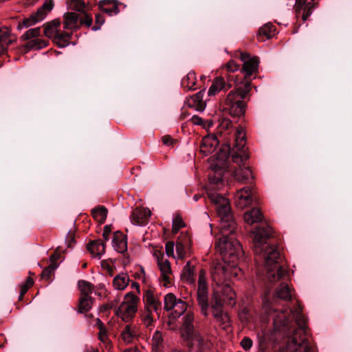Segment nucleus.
Wrapping results in <instances>:
<instances>
[{"mask_svg":"<svg viewBox=\"0 0 352 352\" xmlns=\"http://www.w3.org/2000/svg\"><path fill=\"white\" fill-rule=\"evenodd\" d=\"M208 196L220 219L219 236L216 248L225 262H235L242 253L241 245L236 238V223L228 198L215 192L208 191Z\"/></svg>","mask_w":352,"mask_h":352,"instance_id":"obj_1","label":"nucleus"},{"mask_svg":"<svg viewBox=\"0 0 352 352\" xmlns=\"http://www.w3.org/2000/svg\"><path fill=\"white\" fill-rule=\"evenodd\" d=\"M290 317L295 320L298 329L289 338L285 346V352H312L311 347L307 338L308 332L306 320L301 313L300 307H296L290 310L289 315L286 314V310L278 312L274 317V321L276 324L287 327L289 323Z\"/></svg>","mask_w":352,"mask_h":352,"instance_id":"obj_2","label":"nucleus"},{"mask_svg":"<svg viewBox=\"0 0 352 352\" xmlns=\"http://www.w3.org/2000/svg\"><path fill=\"white\" fill-rule=\"evenodd\" d=\"M235 148L237 151H234L232 154V160L238 168H235L232 175L240 182H245L252 177V173L249 167L245 164V162L249 157L245 146V135L242 127H239L234 135Z\"/></svg>","mask_w":352,"mask_h":352,"instance_id":"obj_3","label":"nucleus"},{"mask_svg":"<svg viewBox=\"0 0 352 352\" xmlns=\"http://www.w3.org/2000/svg\"><path fill=\"white\" fill-rule=\"evenodd\" d=\"M236 88L228 94L225 100V105L226 109L232 116H241L245 111L244 100L251 90V82L250 80H245L240 84H236Z\"/></svg>","mask_w":352,"mask_h":352,"instance_id":"obj_4","label":"nucleus"},{"mask_svg":"<svg viewBox=\"0 0 352 352\" xmlns=\"http://www.w3.org/2000/svg\"><path fill=\"white\" fill-rule=\"evenodd\" d=\"M280 253L274 246H267L265 251V268L266 275L270 282L281 279L285 274V271L278 265Z\"/></svg>","mask_w":352,"mask_h":352,"instance_id":"obj_5","label":"nucleus"},{"mask_svg":"<svg viewBox=\"0 0 352 352\" xmlns=\"http://www.w3.org/2000/svg\"><path fill=\"white\" fill-rule=\"evenodd\" d=\"M140 301L138 296L132 292L124 295V300L116 310V314L123 321H130L138 311V305Z\"/></svg>","mask_w":352,"mask_h":352,"instance_id":"obj_6","label":"nucleus"},{"mask_svg":"<svg viewBox=\"0 0 352 352\" xmlns=\"http://www.w3.org/2000/svg\"><path fill=\"white\" fill-rule=\"evenodd\" d=\"M154 256L156 258L157 267L160 272V281L164 287L172 285L174 275L171 269L170 261L165 258L160 251H155Z\"/></svg>","mask_w":352,"mask_h":352,"instance_id":"obj_7","label":"nucleus"},{"mask_svg":"<svg viewBox=\"0 0 352 352\" xmlns=\"http://www.w3.org/2000/svg\"><path fill=\"white\" fill-rule=\"evenodd\" d=\"M197 300L199 306L201 308V312L204 315H208V287L206 276V272L201 270L199 274L198 288L197 292Z\"/></svg>","mask_w":352,"mask_h":352,"instance_id":"obj_8","label":"nucleus"},{"mask_svg":"<svg viewBox=\"0 0 352 352\" xmlns=\"http://www.w3.org/2000/svg\"><path fill=\"white\" fill-rule=\"evenodd\" d=\"M253 236V245L256 254L263 251V245L266 241L272 235V229L269 226L257 228L252 232Z\"/></svg>","mask_w":352,"mask_h":352,"instance_id":"obj_9","label":"nucleus"},{"mask_svg":"<svg viewBox=\"0 0 352 352\" xmlns=\"http://www.w3.org/2000/svg\"><path fill=\"white\" fill-rule=\"evenodd\" d=\"M214 298L221 301L222 304H226L230 306L235 305V293L228 284H221L217 285V288L214 292Z\"/></svg>","mask_w":352,"mask_h":352,"instance_id":"obj_10","label":"nucleus"},{"mask_svg":"<svg viewBox=\"0 0 352 352\" xmlns=\"http://www.w3.org/2000/svg\"><path fill=\"white\" fill-rule=\"evenodd\" d=\"M241 59L243 62V66L241 72L244 74V80H249L250 78L258 69V60L257 57L250 58L247 53H241Z\"/></svg>","mask_w":352,"mask_h":352,"instance_id":"obj_11","label":"nucleus"},{"mask_svg":"<svg viewBox=\"0 0 352 352\" xmlns=\"http://www.w3.org/2000/svg\"><path fill=\"white\" fill-rule=\"evenodd\" d=\"M254 199V195L249 187L239 190L235 195L236 205L241 209L251 205Z\"/></svg>","mask_w":352,"mask_h":352,"instance_id":"obj_12","label":"nucleus"},{"mask_svg":"<svg viewBox=\"0 0 352 352\" xmlns=\"http://www.w3.org/2000/svg\"><path fill=\"white\" fill-rule=\"evenodd\" d=\"M212 278L217 285H220L229 278L227 263H217L214 265L211 271Z\"/></svg>","mask_w":352,"mask_h":352,"instance_id":"obj_13","label":"nucleus"},{"mask_svg":"<svg viewBox=\"0 0 352 352\" xmlns=\"http://www.w3.org/2000/svg\"><path fill=\"white\" fill-rule=\"evenodd\" d=\"M143 302L144 305V310L155 311V314L158 316V311L160 309L161 302L151 289L145 291L143 296Z\"/></svg>","mask_w":352,"mask_h":352,"instance_id":"obj_14","label":"nucleus"},{"mask_svg":"<svg viewBox=\"0 0 352 352\" xmlns=\"http://www.w3.org/2000/svg\"><path fill=\"white\" fill-rule=\"evenodd\" d=\"M190 245V238L187 233L182 232L179 236L176 244V255L175 258L184 259L186 256V250Z\"/></svg>","mask_w":352,"mask_h":352,"instance_id":"obj_15","label":"nucleus"},{"mask_svg":"<svg viewBox=\"0 0 352 352\" xmlns=\"http://www.w3.org/2000/svg\"><path fill=\"white\" fill-rule=\"evenodd\" d=\"M219 140L214 135H208L205 136L200 144V152L205 155H208L215 151L218 146Z\"/></svg>","mask_w":352,"mask_h":352,"instance_id":"obj_16","label":"nucleus"},{"mask_svg":"<svg viewBox=\"0 0 352 352\" xmlns=\"http://www.w3.org/2000/svg\"><path fill=\"white\" fill-rule=\"evenodd\" d=\"M151 216V211L148 208H136L131 213V219L133 224H145Z\"/></svg>","mask_w":352,"mask_h":352,"instance_id":"obj_17","label":"nucleus"},{"mask_svg":"<svg viewBox=\"0 0 352 352\" xmlns=\"http://www.w3.org/2000/svg\"><path fill=\"white\" fill-rule=\"evenodd\" d=\"M63 19L64 29L74 31L80 28L78 14L72 12L65 13Z\"/></svg>","mask_w":352,"mask_h":352,"instance_id":"obj_18","label":"nucleus"},{"mask_svg":"<svg viewBox=\"0 0 352 352\" xmlns=\"http://www.w3.org/2000/svg\"><path fill=\"white\" fill-rule=\"evenodd\" d=\"M113 247L119 253H124L127 250V241L126 236L121 232H116L113 234Z\"/></svg>","mask_w":352,"mask_h":352,"instance_id":"obj_19","label":"nucleus"},{"mask_svg":"<svg viewBox=\"0 0 352 352\" xmlns=\"http://www.w3.org/2000/svg\"><path fill=\"white\" fill-rule=\"evenodd\" d=\"M235 145L234 146L232 151L231 152L230 144L228 143H227L222 148H221L218 153L216 154V158L217 161L216 163V166H219L221 168H223L226 165V162L228 158L229 155L230 153L231 155L232 154ZM234 151H236L237 150L235 148Z\"/></svg>","mask_w":352,"mask_h":352,"instance_id":"obj_20","label":"nucleus"},{"mask_svg":"<svg viewBox=\"0 0 352 352\" xmlns=\"http://www.w3.org/2000/svg\"><path fill=\"white\" fill-rule=\"evenodd\" d=\"M195 263L188 261L183 268L181 278L183 281L188 284H194L195 282Z\"/></svg>","mask_w":352,"mask_h":352,"instance_id":"obj_21","label":"nucleus"},{"mask_svg":"<svg viewBox=\"0 0 352 352\" xmlns=\"http://www.w3.org/2000/svg\"><path fill=\"white\" fill-rule=\"evenodd\" d=\"M231 85L226 84L222 77H217L210 87L208 94L209 96H214L221 90H228Z\"/></svg>","mask_w":352,"mask_h":352,"instance_id":"obj_22","label":"nucleus"},{"mask_svg":"<svg viewBox=\"0 0 352 352\" xmlns=\"http://www.w3.org/2000/svg\"><path fill=\"white\" fill-rule=\"evenodd\" d=\"M130 278L128 274L121 272L114 276L112 285L115 289L122 291L129 285Z\"/></svg>","mask_w":352,"mask_h":352,"instance_id":"obj_23","label":"nucleus"},{"mask_svg":"<svg viewBox=\"0 0 352 352\" xmlns=\"http://www.w3.org/2000/svg\"><path fill=\"white\" fill-rule=\"evenodd\" d=\"M87 249L94 257L100 258L105 251V246L101 240H96L90 242L87 245Z\"/></svg>","mask_w":352,"mask_h":352,"instance_id":"obj_24","label":"nucleus"},{"mask_svg":"<svg viewBox=\"0 0 352 352\" xmlns=\"http://www.w3.org/2000/svg\"><path fill=\"white\" fill-rule=\"evenodd\" d=\"M223 305V304L221 303V301L217 300V298L216 297L214 303L212 305V315L217 320L226 323L229 318L228 316L222 311L221 307Z\"/></svg>","mask_w":352,"mask_h":352,"instance_id":"obj_25","label":"nucleus"},{"mask_svg":"<svg viewBox=\"0 0 352 352\" xmlns=\"http://www.w3.org/2000/svg\"><path fill=\"white\" fill-rule=\"evenodd\" d=\"M100 10L110 16L117 14L119 8L113 0H102L99 3Z\"/></svg>","mask_w":352,"mask_h":352,"instance_id":"obj_26","label":"nucleus"},{"mask_svg":"<svg viewBox=\"0 0 352 352\" xmlns=\"http://www.w3.org/2000/svg\"><path fill=\"white\" fill-rule=\"evenodd\" d=\"M195 317L193 313L190 311H188L185 316L184 317V322H183V329L186 333V336L188 338H190L192 337L193 336V331H194V326H193V321H194Z\"/></svg>","mask_w":352,"mask_h":352,"instance_id":"obj_27","label":"nucleus"},{"mask_svg":"<svg viewBox=\"0 0 352 352\" xmlns=\"http://www.w3.org/2000/svg\"><path fill=\"white\" fill-rule=\"evenodd\" d=\"M60 26L58 20H53L44 25V34L48 38H56Z\"/></svg>","mask_w":352,"mask_h":352,"instance_id":"obj_28","label":"nucleus"},{"mask_svg":"<svg viewBox=\"0 0 352 352\" xmlns=\"http://www.w3.org/2000/svg\"><path fill=\"white\" fill-rule=\"evenodd\" d=\"M263 217L262 213L258 208H253L244 214L245 221L250 225L261 221Z\"/></svg>","mask_w":352,"mask_h":352,"instance_id":"obj_29","label":"nucleus"},{"mask_svg":"<svg viewBox=\"0 0 352 352\" xmlns=\"http://www.w3.org/2000/svg\"><path fill=\"white\" fill-rule=\"evenodd\" d=\"M12 41L10 30L6 27L0 28V54L5 51L6 46L10 44Z\"/></svg>","mask_w":352,"mask_h":352,"instance_id":"obj_30","label":"nucleus"},{"mask_svg":"<svg viewBox=\"0 0 352 352\" xmlns=\"http://www.w3.org/2000/svg\"><path fill=\"white\" fill-rule=\"evenodd\" d=\"M196 75L192 71L189 72L182 80V86L186 90H195L196 89Z\"/></svg>","mask_w":352,"mask_h":352,"instance_id":"obj_31","label":"nucleus"},{"mask_svg":"<svg viewBox=\"0 0 352 352\" xmlns=\"http://www.w3.org/2000/svg\"><path fill=\"white\" fill-rule=\"evenodd\" d=\"M153 352H162L164 349V338L162 332L156 331L152 338Z\"/></svg>","mask_w":352,"mask_h":352,"instance_id":"obj_32","label":"nucleus"},{"mask_svg":"<svg viewBox=\"0 0 352 352\" xmlns=\"http://www.w3.org/2000/svg\"><path fill=\"white\" fill-rule=\"evenodd\" d=\"M276 296L284 300H290L292 298V293L289 285L286 283H281L276 290Z\"/></svg>","mask_w":352,"mask_h":352,"instance_id":"obj_33","label":"nucleus"},{"mask_svg":"<svg viewBox=\"0 0 352 352\" xmlns=\"http://www.w3.org/2000/svg\"><path fill=\"white\" fill-rule=\"evenodd\" d=\"M93 304V298L91 297L80 296L78 305V311L81 314L89 311Z\"/></svg>","mask_w":352,"mask_h":352,"instance_id":"obj_34","label":"nucleus"},{"mask_svg":"<svg viewBox=\"0 0 352 352\" xmlns=\"http://www.w3.org/2000/svg\"><path fill=\"white\" fill-rule=\"evenodd\" d=\"M78 287L80 291V296L82 297H91L90 295L93 293L94 289V285L86 280H79Z\"/></svg>","mask_w":352,"mask_h":352,"instance_id":"obj_35","label":"nucleus"},{"mask_svg":"<svg viewBox=\"0 0 352 352\" xmlns=\"http://www.w3.org/2000/svg\"><path fill=\"white\" fill-rule=\"evenodd\" d=\"M47 41L41 38L38 36L29 41L25 45V47L28 50H39L47 46Z\"/></svg>","mask_w":352,"mask_h":352,"instance_id":"obj_36","label":"nucleus"},{"mask_svg":"<svg viewBox=\"0 0 352 352\" xmlns=\"http://www.w3.org/2000/svg\"><path fill=\"white\" fill-rule=\"evenodd\" d=\"M93 217L100 223H103L107 216V210L104 206H99L92 210Z\"/></svg>","mask_w":352,"mask_h":352,"instance_id":"obj_37","label":"nucleus"},{"mask_svg":"<svg viewBox=\"0 0 352 352\" xmlns=\"http://www.w3.org/2000/svg\"><path fill=\"white\" fill-rule=\"evenodd\" d=\"M180 298H177L173 294L169 293L164 296V309L166 311H171L177 304Z\"/></svg>","mask_w":352,"mask_h":352,"instance_id":"obj_38","label":"nucleus"},{"mask_svg":"<svg viewBox=\"0 0 352 352\" xmlns=\"http://www.w3.org/2000/svg\"><path fill=\"white\" fill-rule=\"evenodd\" d=\"M188 307L187 303L180 299L179 302H177V304L173 307V309L171 310L172 313L171 314L175 318L180 317L184 312L186 311Z\"/></svg>","mask_w":352,"mask_h":352,"instance_id":"obj_39","label":"nucleus"},{"mask_svg":"<svg viewBox=\"0 0 352 352\" xmlns=\"http://www.w3.org/2000/svg\"><path fill=\"white\" fill-rule=\"evenodd\" d=\"M232 126V122L229 119L222 118L219 120L217 133L221 135L229 131Z\"/></svg>","mask_w":352,"mask_h":352,"instance_id":"obj_40","label":"nucleus"},{"mask_svg":"<svg viewBox=\"0 0 352 352\" xmlns=\"http://www.w3.org/2000/svg\"><path fill=\"white\" fill-rule=\"evenodd\" d=\"M155 311H148L144 310L142 314V321L145 327H149L153 325L155 320Z\"/></svg>","mask_w":352,"mask_h":352,"instance_id":"obj_41","label":"nucleus"},{"mask_svg":"<svg viewBox=\"0 0 352 352\" xmlns=\"http://www.w3.org/2000/svg\"><path fill=\"white\" fill-rule=\"evenodd\" d=\"M275 29L272 23H267L259 29V35L265 36L266 38H270L274 34Z\"/></svg>","mask_w":352,"mask_h":352,"instance_id":"obj_42","label":"nucleus"},{"mask_svg":"<svg viewBox=\"0 0 352 352\" xmlns=\"http://www.w3.org/2000/svg\"><path fill=\"white\" fill-rule=\"evenodd\" d=\"M121 336H122V340L125 342L130 343L132 342L134 334H133V331L131 329V325L127 324L124 327V328L123 329V330L122 331Z\"/></svg>","mask_w":352,"mask_h":352,"instance_id":"obj_43","label":"nucleus"},{"mask_svg":"<svg viewBox=\"0 0 352 352\" xmlns=\"http://www.w3.org/2000/svg\"><path fill=\"white\" fill-rule=\"evenodd\" d=\"M69 7L71 10L82 13L85 12L86 5L83 0H72L69 4Z\"/></svg>","mask_w":352,"mask_h":352,"instance_id":"obj_44","label":"nucleus"},{"mask_svg":"<svg viewBox=\"0 0 352 352\" xmlns=\"http://www.w3.org/2000/svg\"><path fill=\"white\" fill-rule=\"evenodd\" d=\"M41 34V29L39 28H32L27 30L21 36L23 40H32L37 36H39Z\"/></svg>","mask_w":352,"mask_h":352,"instance_id":"obj_45","label":"nucleus"},{"mask_svg":"<svg viewBox=\"0 0 352 352\" xmlns=\"http://www.w3.org/2000/svg\"><path fill=\"white\" fill-rule=\"evenodd\" d=\"M56 263H50L46 268H45L41 273V278L45 280H50L52 273L57 268Z\"/></svg>","mask_w":352,"mask_h":352,"instance_id":"obj_46","label":"nucleus"},{"mask_svg":"<svg viewBox=\"0 0 352 352\" xmlns=\"http://www.w3.org/2000/svg\"><path fill=\"white\" fill-rule=\"evenodd\" d=\"M236 262H226L228 265V276L229 278L234 276L235 277H237L239 276V273H241V270L239 267L236 266Z\"/></svg>","mask_w":352,"mask_h":352,"instance_id":"obj_47","label":"nucleus"},{"mask_svg":"<svg viewBox=\"0 0 352 352\" xmlns=\"http://www.w3.org/2000/svg\"><path fill=\"white\" fill-rule=\"evenodd\" d=\"M98 339L103 344L106 350L110 351L112 349V344L107 336V331H104V332L99 333H98Z\"/></svg>","mask_w":352,"mask_h":352,"instance_id":"obj_48","label":"nucleus"},{"mask_svg":"<svg viewBox=\"0 0 352 352\" xmlns=\"http://www.w3.org/2000/svg\"><path fill=\"white\" fill-rule=\"evenodd\" d=\"M34 284V280L31 277H28L25 283H23L20 286V295L19 300H21L27 292L28 289L31 287Z\"/></svg>","mask_w":352,"mask_h":352,"instance_id":"obj_49","label":"nucleus"},{"mask_svg":"<svg viewBox=\"0 0 352 352\" xmlns=\"http://www.w3.org/2000/svg\"><path fill=\"white\" fill-rule=\"evenodd\" d=\"M36 23H38L37 20L32 14L28 18L23 19L21 23H19L17 28L21 29L23 28H28L36 24Z\"/></svg>","mask_w":352,"mask_h":352,"instance_id":"obj_50","label":"nucleus"},{"mask_svg":"<svg viewBox=\"0 0 352 352\" xmlns=\"http://www.w3.org/2000/svg\"><path fill=\"white\" fill-rule=\"evenodd\" d=\"M185 224L179 215H176L173 221V232L176 234Z\"/></svg>","mask_w":352,"mask_h":352,"instance_id":"obj_51","label":"nucleus"},{"mask_svg":"<svg viewBox=\"0 0 352 352\" xmlns=\"http://www.w3.org/2000/svg\"><path fill=\"white\" fill-rule=\"evenodd\" d=\"M71 35L72 34L70 33L59 32L58 31L55 38L57 40L58 43L63 42V44H61V45L64 46L66 45V43H67L71 38Z\"/></svg>","mask_w":352,"mask_h":352,"instance_id":"obj_52","label":"nucleus"},{"mask_svg":"<svg viewBox=\"0 0 352 352\" xmlns=\"http://www.w3.org/2000/svg\"><path fill=\"white\" fill-rule=\"evenodd\" d=\"M82 16L79 19V25L80 26L82 24H85L87 27H90L92 24V17L91 15H89L87 12H82Z\"/></svg>","mask_w":352,"mask_h":352,"instance_id":"obj_53","label":"nucleus"},{"mask_svg":"<svg viewBox=\"0 0 352 352\" xmlns=\"http://www.w3.org/2000/svg\"><path fill=\"white\" fill-rule=\"evenodd\" d=\"M175 244L172 241H168L165 245L166 254L168 256L175 258V254L174 253Z\"/></svg>","mask_w":352,"mask_h":352,"instance_id":"obj_54","label":"nucleus"},{"mask_svg":"<svg viewBox=\"0 0 352 352\" xmlns=\"http://www.w3.org/2000/svg\"><path fill=\"white\" fill-rule=\"evenodd\" d=\"M194 102H197L198 104L196 106V109L199 111H203L204 109V104L201 101V93H197L194 97L192 98Z\"/></svg>","mask_w":352,"mask_h":352,"instance_id":"obj_55","label":"nucleus"},{"mask_svg":"<svg viewBox=\"0 0 352 352\" xmlns=\"http://www.w3.org/2000/svg\"><path fill=\"white\" fill-rule=\"evenodd\" d=\"M192 345H197L199 350L204 349V340L199 335H195L192 339Z\"/></svg>","mask_w":352,"mask_h":352,"instance_id":"obj_56","label":"nucleus"},{"mask_svg":"<svg viewBox=\"0 0 352 352\" xmlns=\"http://www.w3.org/2000/svg\"><path fill=\"white\" fill-rule=\"evenodd\" d=\"M252 340L248 337L243 338L241 341V346L245 351H249L252 348Z\"/></svg>","mask_w":352,"mask_h":352,"instance_id":"obj_57","label":"nucleus"},{"mask_svg":"<svg viewBox=\"0 0 352 352\" xmlns=\"http://www.w3.org/2000/svg\"><path fill=\"white\" fill-rule=\"evenodd\" d=\"M307 0H296L294 9L297 14H299L302 12L304 8L307 5Z\"/></svg>","mask_w":352,"mask_h":352,"instance_id":"obj_58","label":"nucleus"},{"mask_svg":"<svg viewBox=\"0 0 352 352\" xmlns=\"http://www.w3.org/2000/svg\"><path fill=\"white\" fill-rule=\"evenodd\" d=\"M47 12L43 10V8H38L36 12L32 14V15L34 16V18L37 20L38 22L42 21L44 19V18L47 15Z\"/></svg>","mask_w":352,"mask_h":352,"instance_id":"obj_59","label":"nucleus"},{"mask_svg":"<svg viewBox=\"0 0 352 352\" xmlns=\"http://www.w3.org/2000/svg\"><path fill=\"white\" fill-rule=\"evenodd\" d=\"M225 67L228 72H234L239 69V65L236 64L234 60H230L227 64H226Z\"/></svg>","mask_w":352,"mask_h":352,"instance_id":"obj_60","label":"nucleus"},{"mask_svg":"<svg viewBox=\"0 0 352 352\" xmlns=\"http://www.w3.org/2000/svg\"><path fill=\"white\" fill-rule=\"evenodd\" d=\"M101 267L105 270L111 276L113 274V267L105 260L101 261Z\"/></svg>","mask_w":352,"mask_h":352,"instance_id":"obj_61","label":"nucleus"},{"mask_svg":"<svg viewBox=\"0 0 352 352\" xmlns=\"http://www.w3.org/2000/svg\"><path fill=\"white\" fill-rule=\"evenodd\" d=\"M104 17L100 14L96 15V25L93 27L94 30H97L100 29V26L104 23Z\"/></svg>","mask_w":352,"mask_h":352,"instance_id":"obj_62","label":"nucleus"},{"mask_svg":"<svg viewBox=\"0 0 352 352\" xmlns=\"http://www.w3.org/2000/svg\"><path fill=\"white\" fill-rule=\"evenodd\" d=\"M53 3L52 0H49L45 1L41 8H43V10L45 11L47 13L51 11L53 8Z\"/></svg>","mask_w":352,"mask_h":352,"instance_id":"obj_63","label":"nucleus"},{"mask_svg":"<svg viewBox=\"0 0 352 352\" xmlns=\"http://www.w3.org/2000/svg\"><path fill=\"white\" fill-rule=\"evenodd\" d=\"M191 122L195 125H201L202 126L204 124V120L201 118L199 117L198 116H193L190 118Z\"/></svg>","mask_w":352,"mask_h":352,"instance_id":"obj_64","label":"nucleus"}]
</instances>
